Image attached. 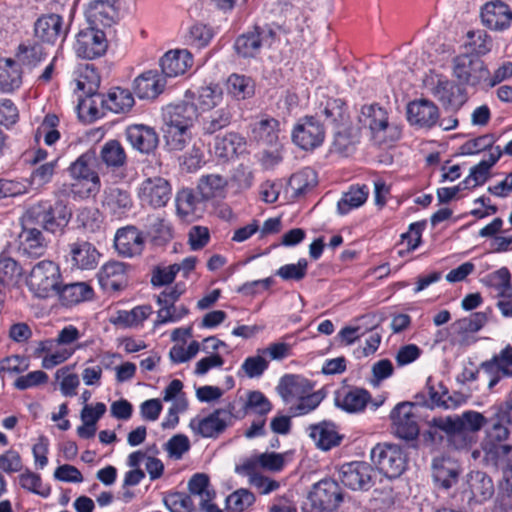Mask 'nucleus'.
Returning a JSON list of instances; mask_svg holds the SVG:
<instances>
[{
    "instance_id": "nucleus-12",
    "label": "nucleus",
    "mask_w": 512,
    "mask_h": 512,
    "mask_svg": "<svg viewBox=\"0 0 512 512\" xmlns=\"http://www.w3.org/2000/svg\"><path fill=\"white\" fill-rule=\"evenodd\" d=\"M108 48L105 32L99 27L89 26L76 35L74 50L78 57L93 60L103 56Z\"/></svg>"
},
{
    "instance_id": "nucleus-27",
    "label": "nucleus",
    "mask_w": 512,
    "mask_h": 512,
    "mask_svg": "<svg viewBox=\"0 0 512 512\" xmlns=\"http://www.w3.org/2000/svg\"><path fill=\"white\" fill-rule=\"evenodd\" d=\"M102 206L112 217L121 219L131 210L133 201L128 190L109 186L104 190Z\"/></svg>"
},
{
    "instance_id": "nucleus-14",
    "label": "nucleus",
    "mask_w": 512,
    "mask_h": 512,
    "mask_svg": "<svg viewBox=\"0 0 512 512\" xmlns=\"http://www.w3.org/2000/svg\"><path fill=\"white\" fill-rule=\"evenodd\" d=\"M68 28L64 26V19L57 13L40 15L33 24V35L42 44L55 45L57 41L63 42L67 36Z\"/></svg>"
},
{
    "instance_id": "nucleus-54",
    "label": "nucleus",
    "mask_w": 512,
    "mask_h": 512,
    "mask_svg": "<svg viewBox=\"0 0 512 512\" xmlns=\"http://www.w3.org/2000/svg\"><path fill=\"white\" fill-rule=\"evenodd\" d=\"M100 76L93 64H85L80 67L77 88L89 97H100L97 89L100 85Z\"/></svg>"
},
{
    "instance_id": "nucleus-11",
    "label": "nucleus",
    "mask_w": 512,
    "mask_h": 512,
    "mask_svg": "<svg viewBox=\"0 0 512 512\" xmlns=\"http://www.w3.org/2000/svg\"><path fill=\"white\" fill-rule=\"evenodd\" d=\"M234 406L228 404L225 408H218L206 417L193 419L190 422L191 429L203 438H217L233 422Z\"/></svg>"
},
{
    "instance_id": "nucleus-36",
    "label": "nucleus",
    "mask_w": 512,
    "mask_h": 512,
    "mask_svg": "<svg viewBox=\"0 0 512 512\" xmlns=\"http://www.w3.org/2000/svg\"><path fill=\"white\" fill-rule=\"evenodd\" d=\"M85 15L92 27H110L115 21L117 11L108 0H93L89 2Z\"/></svg>"
},
{
    "instance_id": "nucleus-50",
    "label": "nucleus",
    "mask_w": 512,
    "mask_h": 512,
    "mask_svg": "<svg viewBox=\"0 0 512 512\" xmlns=\"http://www.w3.org/2000/svg\"><path fill=\"white\" fill-rule=\"evenodd\" d=\"M153 310L150 305H139L130 311L120 310L113 321L116 325L126 328L137 327L141 325L151 314Z\"/></svg>"
},
{
    "instance_id": "nucleus-40",
    "label": "nucleus",
    "mask_w": 512,
    "mask_h": 512,
    "mask_svg": "<svg viewBox=\"0 0 512 512\" xmlns=\"http://www.w3.org/2000/svg\"><path fill=\"white\" fill-rule=\"evenodd\" d=\"M22 70L12 58L0 59V92L11 93L22 84Z\"/></svg>"
},
{
    "instance_id": "nucleus-19",
    "label": "nucleus",
    "mask_w": 512,
    "mask_h": 512,
    "mask_svg": "<svg viewBox=\"0 0 512 512\" xmlns=\"http://www.w3.org/2000/svg\"><path fill=\"white\" fill-rule=\"evenodd\" d=\"M206 200L198 197L191 188H182L176 193L177 216L185 222H193L203 216Z\"/></svg>"
},
{
    "instance_id": "nucleus-17",
    "label": "nucleus",
    "mask_w": 512,
    "mask_h": 512,
    "mask_svg": "<svg viewBox=\"0 0 512 512\" xmlns=\"http://www.w3.org/2000/svg\"><path fill=\"white\" fill-rule=\"evenodd\" d=\"M129 265L119 261L105 263L97 274L101 288L107 293H116L126 289L129 283Z\"/></svg>"
},
{
    "instance_id": "nucleus-28",
    "label": "nucleus",
    "mask_w": 512,
    "mask_h": 512,
    "mask_svg": "<svg viewBox=\"0 0 512 512\" xmlns=\"http://www.w3.org/2000/svg\"><path fill=\"white\" fill-rule=\"evenodd\" d=\"M43 45L35 38L22 40L15 50L14 60L20 67L33 70L47 57Z\"/></svg>"
},
{
    "instance_id": "nucleus-64",
    "label": "nucleus",
    "mask_w": 512,
    "mask_h": 512,
    "mask_svg": "<svg viewBox=\"0 0 512 512\" xmlns=\"http://www.w3.org/2000/svg\"><path fill=\"white\" fill-rule=\"evenodd\" d=\"M254 494L248 489H238L230 494L227 499L228 507L235 512H243L255 502Z\"/></svg>"
},
{
    "instance_id": "nucleus-3",
    "label": "nucleus",
    "mask_w": 512,
    "mask_h": 512,
    "mask_svg": "<svg viewBox=\"0 0 512 512\" xmlns=\"http://www.w3.org/2000/svg\"><path fill=\"white\" fill-rule=\"evenodd\" d=\"M96 161V154L89 150L81 154L69 166V172L74 179L71 185V192L80 198L95 196L101 188V181L93 166Z\"/></svg>"
},
{
    "instance_id": "nucleus-45",
    "label": "nucleus",
    "mask_w": 512,
    "mask_h": 512,
    "mask_svg": "<svg viewBox=\"0 0 512 512\" xmlns=\"http://www.w3.org/2000/svg\"><path fill=\"white\" fill-rule=\"evenodd\" d=\"M228 181L219 174L203 175L198 181L197 189L206 201L225 196Z\"/></svg>"
},
{
    "instance_id": "nucleus-49",
    "label": "nucleus",
    "mask_w": 512,
    "mask_h": 512,
    "mask_svg": "<svg viewBox=\"0 0 512 512\" xmlns=\"http://www.w3.org/2000/svg\"><path fill=\"white\" fill-rule=\"evenodd\" d=\"M369 188L366 185L351 186L337 202V211L340 215L348 214L352 209L362 206L368 197Z\"/></svg>"
},
{
    "instance_id": "nucleus-1",
    "label": "nucleus",
    "mask_w": 512,
    "mask_h": 512,
    "mask_svg": "<svg viewBox=\"0 0 512 512\" xmlns=\"http://www.w3.org/2000/svg\"><path fill=\"white\" fill-rule=\"evenodd\" d=\"M512 423V415L503 408H496L490 418H485L476 411H465L461 415L433 418L431 429L445 433L448 446L455 450H467L477 441L476 432L483 426H487L488 436L501 442L509 435V425Z\"/></svg>"
},
{
    "instance_id": "nucleus-63",
    "label": "nucleus",
    "mask_w": 512,
    "mask_h": 512,
    "mask_svg": "<svg viewBox=\"0 0 512 512\" xmlns=\"http://www.w3.org/2000/svg\"><path fill=\"white\" fill-rule=\"evenodd\" d=\"M163 502L170 512H192L193 510L191 496L183 492L170 493L164 497Z\"/></svg>"
},
{
    "instance_id": "nucleus-42",
    "label": "nucleus",
    "mask_w": 512,
    "mask_h": 512,
    "mask_svg": "<svg viewBox=\"0 0 512 512\" xmlns=\"http://www.w3.org/2000/svg\"><path fill=\"white\" fill-rule=\"evenodd\" d=\"M101 104L108 110L114 113H125L129 111L134 105V97L130 90L114 87L106 97L100 95Z\"/></svg>"
},
{
    "instance_id": "nucleus-25",
    "label": "nucleus",
    "mask_w": 512,
    "mask_h": 512,
    "mask_svg": "<svg viewBox=\"0 0 512 512\" xmlns=\"http://www.w3.org/2000/svg\"><path fill=\"white\" fill-rule=\"evenodd\" d=\"M125 136L133 149L143 154L153 152L159 143L156 130L144 124L129 125L125 130Z\"/></svg>"
},
{
    "instance_id": "nucleus-31",
    "label": "nucleus",
    "mask_w": 512,
    "mask_h": 512,
    "mask_svg": "<svg viewBox=\"0 0 512 512\" xmlns=\"http://www.w3.org/2000/svg\"><path fill=\"white\" fill-rule=\"evenodd\" d=\"M72 266L80 270H93L98 266L101 254L96 247L85 240L69 244Z\"/></svg>"
},
{
    "instance_id": "nucleus-39",
    "label": "nucleus",
    "mask_w": 512,
    "mask_h": 512,
    "mask_svg": "<svg viewBox=\"0 0 512 512\" xmlns=\"http://www.w3.org/2000/svg\"><path fill=\"white\" fill-rule=\"evenodd\" d=\"M280 122L273 117H265L255 122L251 129L252 138L259 144L275 146L279 140Z\"/></svg>"
},
{
    "instance_id": "nucleus-53",
    "label": "nucleus",
    "mask_w": 512,
    "mask_h": 512,
    "mask_svg": "<svg viewBox=\"0 0 512 512\" xmlns=\"http://www.w3.org/2000/svg\"><path fill=\"white\" fill-rule=\"evenodd\" d=\"M100 159L111 168H119L126 164V152L117 140H109L101 147Z\"/></svg>"
},
{
    "instance_id": "nucleus-4",
    "label": "nucleus",
    "mask_w": 512,
    "mask_h": 512,
    "mask_svg": "<svg viewBox=\"0 0 512 512\" xmlns=\"http://www.w3.org/2000/svg\"><path fill=\"white\" fill-rule=\"evenodd\" d=\"M305 379L296 375H284L277 386L278 393L285 402H289L292 398L298 397V402L289 407L292 417L306 415L315 410L323 401L325 395L322 391H316L306 396H301V388Z\"/></svg>"
},
{
    "instance_id": "nucleus-55",
    "label": "nucleus",
    "mask_w": 512,
    "mask_h": 512,
    "mask_svg": "<svg viewBox=\"0 0 512 512\" xmlns=\"http://www.w3.org/2000/svg\"><path fill=\"white\" fill-rule=\"evenodd\" d=\"M243 408L247 415L254 414L257 417H266L272 411L273 405L264 393L254 390L247 393Z\"/></svg>"
},
{
    "instance_id": "nucleus-6",
    "label": "nucleus",
    "mask_w": 512,
    "mask_h": 512,
    "mask_svg": "<svg viewBox=\"0 0 512 512\" xmlns=\"http://www.w3.org/2000/svg\"><path fill=\"white\" fill-rule=\"evenodd\" d=\"M453 76L462 86L486 91L488 67L485 62L472 54H461L453 59Z\"/></svg>"
},
{
    "instance_id": "nucleus-7",
    "label": "nucleus",
    "mask_w": 512,
    "mask_h": 512,
    "mask_svg": "<svg viewBox=\"0 0 512 512\" xmlns=\"http://www.w3.org/2000/svg\"><path fill=\"white\" fill-rule=\"evenodd\" d=\"M61 273L59 266L50 260L38 262L31 270L27 279L29 290L39 298H47L57 292L60 286Z\"/></svg>"
},
{
    "instance_id": "nucleus-24",
    "label": "nucleus",
    "mask_w": 512,
    "mask_h": 512,
    "mask_svg": "<svg viewBox=\"0 0 512 512\" xmlns=\"http://www.w3.org/2000/svg\"><path fill=\"white\" fill-rule=\"evenodd\" d=\"M433 94L446 109L454 111L459 110L468 100L466 89L459 82L447 79L437 81Z\"/></svg>"
},
{
    "instance_id": "nucleus-37",
    "label": "nucleus",
    "mask_w": 512,
    "mask_h": 512,
    "mask_svg": "<svg viewBox=\"0 0 512 512\" xmlns=\"http://www.w3.org/2000/svg\"><path fill=\"white\" fill-rule=\"evenodd\" d=\"M192 63V54L187 50H171L160 59L161 71L166 77L184 74Z\"/></svg>"
},
{
    "instance_id": "nucleus-2",
    "label": "nucleus",
    "mask_w": 512,
    "mask_h": 512,
    "mask_svg": "<svg viewBox=\"0 0 512 512\" xmlns=\"http://www.w3.org/2000/svg\"><path fill=\"white\" fill-rule=\"evenodd\" d=\"M71 212L61 200H41L31 205L23 216V223L56 233L67 226Z\"/></svg>"
},
{
    "instance_id": "nucleus-26",
    "label": "nucleus",
    "mask_w": 512,
    "mask_h": 512,
    "mask_svg": "<svg viewBox=\"0 0 512 512\" xmlns=\"http://www.w3.org/2000/svg\"><path fill=\"white\" fill-rule=\"evenodd\" d=\"M114 247L119 255L132 258L142 253L144 238L142 233L134 226H127L117 230L114 238Z\"/></svg>"
},
{
    "instance_id": "nucleus-59",
    "label": "nucleus",
    "mask_w": 512,
    "mask_h": 512,
    "mask_svg": "<svg viewBox=\"0 0 512 512\" xmlns=\"http://www.w3.org/2000/svg\"><path fill=\"white\" fill-rule=\"evenodd\" d=\"M467 37L469 39L468 45L473 53L472 55L480 57L488 54L492 50L493 41L486 31H469Z\"/></svg>"
},
{
    "instance_id": "nucleus-13",
    "label": "nucleus",
    "mask_w": 512,
    "mask_h": 512,
    "mask_svg": "<svg viewBox=\"0 0 512 512\" xmlns=\"http://www.w3.org/2000/svg\"><path fill=\"white\" fill-rule=\"evenodd\" d=\"M339 479L351 490H369L374 484L375 470L365 461L343 464L338 471Z\"/></svg>"
},
{
    "instance_id": "nucleus-5",
    "label": "nucleus",
    "mask_w": 512,
    "mask_h": 512,
    "mask_svg": "<svg viewBox=\"0 0 512 512\" xmlns=\"http://www.w3.org/2000/svg\"><path fill=\"white\" fill-rule=\"evenodd\" d=\"M377 470L389 479L400 477L407 468L408 457L402 447L390 443H378L370 453Z\"/></svg>"
},
{
    "instance_id": "nucleus-35",
    "label": "nucleus",
    "mask_w": 512,
    "mask_h": 512,
    "mask_svg": "<svg viewBox=\"0 0 512 512\" xmlns=\"http://www.w3.org/2000/svg\"><path fill=\"white\" fill-rule=\"evenodd\" d=\"M483 451L486 464L502 470L507 480L512 478V446L488 443Z\"/></svg>"
},
{
    "instance_id": "nucleus-8",
    "label": "nucleus",
    "mask_w": 512,
    "mask_h": 512,
    "mask_svg": "<svg viewBox=\"0 0 512 512\" xmlns=\"http://www.w3.org/2000/svg\"><path fill=\"white\" fill-rule=\"evenodd\" d=\"M325 134L321 120L315 115H307L298 119L291 138L293 143L302 150L312 151L323 144Z\"/></svg>"
},
{
    "instance_id": "nucleus-16",
    "label": "nucleus",
    "mask_w": 512,
    "mask_h": 512,
    "mask_svg": "<svg viewBox=\"0 0 512 512\" xmlns=\"http://www.w3.org/2000/svg\"><path fill=\"white\" fill-rule=\"evenodd\" d=\"M413 403H398L390 413L394 434L403 440H414L419 435L416 417L412 413Z\"/></svg>"
},
{
    "instance_id": "nucleus-51",
    "label": "nucleus",
    "mask_w": 512,
    "mask_h": 512,
    "mask_svg": "<svg viewBox=\"0 0 512 512\" xmlns=\"http://www.w3.org/2000/svg\"><path fill=\"white\" fill-rule=\"evenodd\" d=\"M468 484L473 496L479 501L487 500L494 494L493 481L491 477L483 471L472 472Z\"/></svg>"
},
{
    "instance_id": "nucleus-46",
    "label": "nucleus",
    "mask_w": 512,
    "mask_h": 512,
    "mask_svg": "<svg viewBox=\"0 0 512 512\" xmlns=\"http://www.w3.org/2000/svg\"><path fill=\"white\" fill-rule=\"evenodd\" d=\"M243 143V138L239 134L229 132L215 137L211 151L217 158L227 160L237 154Z\"/></svg>"
},
{
    "instance_id": "nucleus-20",
    "label": "nucleus",
    "mask_w": 512,
    "mask_h": 512,
    "mask_svg": "<svg viewBox=\"0 0 512 512\" xmlns=\"http://www.w3.org/2000/svg\"><path fill=\"white\" fill-rule=\"evenodd\" d=\"M480 16L482 24L488 29L504 31L511 25L512 9L503 1H490L481 8Z\"/></svg>"
},
{
    "instance_id": "nucleus-10",
    "label": "nucleus",
    "mask_w": 512,
    "mask_h": 512,
    "mask_svg": "<svg viewBox=\"0 0 512 512\" xmlns=\"http://www.w3.org/2000/svg\"><path fill=\"white\" fill-rule=\"evenodd\" d=\"M308 500L314 512H332L343 501V494L335 480L322 479L313 485Z\"/></svg>"
},
{
    "instance_id": "nucleus-62",
    "label": "nucleus",
    "mask_w": 512,
    "mask_h": 512,
    "mask_svg": "<svg viewBox=\"0 0 512 512\" xmlns=\"http://www.w3.org/2000/svg\"><path fill=\"white\" fill-rule=\"evenodd\" d=\"M425 228V222H414L408 227V231L401 235V244L406 243V250H399L398 254L403 256L405 253L414 251L421 243L422 232Z\"/></svg>"
},
{
    "instance_id": "nucleus-48",
    "label": "nucleus",
    "mask_w": 512,
    "mask_h": 512,
    "mask_svg": "<svg viewBox=\"0 0 512 512\" xmlns=\"http://www.w3.org/2000/svg\"><path fill=\"white\" fill-rule=\"evenodd\" d=\"M317 185V174L309 167L292 174L289 179L288 187L294 198L301 197Z\"/></svg>"
},
{
    "instance_id": "nucleus-18",
    "label": "nucleus",
    "mask_w": 512,
    "mask_h": 512,
    "mask_svg": "<svg viewBox=\"0 0 512 512\" xmlns=\"http://www.w3.org/2000/svg\"><path fill=\"white\" fill-rule=\"evenodd\" d=\"M138 197L142 204L164 207L171 198V185L161 177L148 178L140 185Z\"/></svg>"
},
{
    "instance_id": "nucleus-43",
    "label": "nucleus",
    "mask_w": 512,
    "mask_h": 512,
    "mask_svg": "<svg viewBox=\"0 0 512 512\" xmlns=\"http://www.w3.org/2000/svg\"><path fill=\"white\" fill-rule=\"evenodd\" d=\"M186 98L196 103L198 111H206L214 108L222 99V90L218 85H208L197 91H186Z\"/></svg>"
},
{
    "instance_id": "nucleus-30",
    "label": "nucleus",
    "mask_w": 512,
    "mask_h": 512,
    "mask_svg": "<svg viewBox=\"0 0 512 512\" xmlns=\"http://www.w3.org/2000/svg\"><path fill=\"white\" fill-rule=\"evenodd\" d=\"M307 431L317 447L324 451L340 445L343 439V436L339 434L338 426L329 420L311 424Z\"/></svg>"
},
{
    "instance_id": "nucleus-9",
    "label": "nucleus",
    "mask_w": 512,
    "mask_h": 512,
    "mask_svg": "<svg viewBox=\"0 0 512 512\" xmlns=\"http://www.w3.org/2000/svg\"><path fill=\"white\" fill-rule=\"evenodd\" d=\"M275 37L276 33L269 25H256L236 38L234 49L239 56L252 58L260 52L261 47H271Z\"/></svg>"
},
{
    "instance_id": "nucleus-44",
    "label": "nucleus",
    "mask_w": 512,
    "mask_h": 512,
    "mask_svg": "<svg viewBox=\"0 0 512 512\" xmlns=\"http://www.w3.org/2000/svg\"><path fill=\"white\" fill-rule=\"evenodd\" d=\"M63 305L72 306L83 301L92 299L93 289L85 282H76L59 286L56 292Z\"/></svg>"
},
{
    "instance_id": "nucleus-23",
    "label": "nucleus",
    "mask_w": 512,
    "mask_h": 512,
    "mask_svg": "<svg viewBox=\"0 0 512 512\" xmlns=\"http://www.w3.org/2000/svg\"><path fill=\"white\" fill-rule=\"evenodd\" d=\"M431 469L433 481L445 490L457 484L461 472L459 463L446 455L434 457Z\"/></svg>"
},
{
    "instance_id": "nucleus-47",
    "label": "nucleus",
    "mask_w": 512,
    "mask_h": 512,
    "mask_svg": "<svg viewBox=\"0 0 512 512\" xmlns=\"http://www.w3.org/2000/svg\"><path fill=\"white\" fill-rule=\"evenodd\" d=\"M209 477L204 473L194 474L188 482L190 496L199 497L200 510L204 511L206 507L213 504L215 492L209 489Z\"/></svg>"
},
{
    "instance_id": "nucleus-33",
    "label": "nucleus",
    "mask_w": 512,
    "mask_h": 512,
    "mask_svg": "<svg viewBox=\"0 0 512 512\" xmlns=\"http://www.w3.org/2000/svg\"><path fill=\"white\" fill-rule=\"evenodd\" d=\"M166 81L157 71L149 70L140 74L133 82L135 95L140 99H154L165 88Z\"/></svg>"
},
{
    "instance_id": "nucleus-60",
    "label": "nucleus",
    "mask_w": 512,
    "mask_h": 512,
    "mask_svg": "<svg viewBox=\"0 0 512 512\" xmlns=\"http://www.w3.org/2000/svg\"><path fill=\"white\" fill-rule=\"evenodd\" d=\"M19 484L23 489L43 498H47L51 492L50 487L42 483L40 475L29 470L19 475Z\"/></svg>"
},
{
    "instance_id": "nucleus-32",
    "label": "nucleus",
    "mask_w": 512,
    "mask_h": 512,
    "mask_svg": "<svg viewBox=\"0 0 512 512\" xmlns=\"http://www.w3.org/2000/svg\"><path fill=\"white\" fill-rule=\"evenodd\" d=\"M407 119L412 125L431 128L439 119L438 107L431 101L422 99L408 104Z\"/></svg>"
},
{
    "instance_id": "nucleus-29",
    "label": "nucleus",
    "mask_w": 512,
    "mask_h": 512,
    "mask_svg": "<svg viewBox=\"0 0 512 512\" xmlns=\"http://www.w3.org/2000/svg\"><path fill=\"white\" fill-rule=\"evenodd\" d=\"M19 252L27 257L37 258L44 255L47 244L38 227L26 225L22 222V231L19 234Z\"/></svg>"
},
{
    "instance_id": "nucleus-41",
    "label": "nucleus",
    "mask_w": 512,
    "mask_h": 512,
    "mask_svg": "<svg viewBox=\"0 0 512 512\" xmlns=\"http://www.w3.org/2000/svg\"><path fill=\"white\" fill-rule=\"evenodd\" d=\"M334 129L335 132L331 145V152L337 153L341 156L350 155L359 141L357 129H355L351 123L347 126H341Z\"/></svg>"
},
{
    "instance_id": "nucleus-34",
    "label": "nucleus",
    "mask_w": 512,
    "mask_h": 512,
    "mask_svg": "<svg viewBox=\"0 0 512 512\" xmlns=\"http://www.w3.org/2000/svg\"><path fill=\"white\" fill-rule=\"evenodd\" d=\"M199 111L196 103L191 99L184 100L180 103L169 105L166 109L167 124L179 127L191 128L194 121L198 118Z\"/></svg>"
},
{
    "instance_id": "nucleus-52",
    "label": "nucleus",
    "mask_w": 512,
    "mask_h": 512,
    "mask_svg": "<svg viewBox=\"0 0 512 512\" xmlns=\"http://www.w3.org/2000/svg\"><path fill=\"white\" fill-rule=\"evenodd\" d=\"M232 112L228 107L219 108L203 119L202 131L204 135H212L228 127L232 121Z\"/></svg>"
},
{
    "instance_id": "nucleus-21",
    "label": "nucleus",
    "mask_w": 512,
    "mask_h": 512,
    "mask_svg": "<svg viewBox=\"0 0 512 512\" xmlns=\"http://www.w3.org/2000/svg\"><path fill=\"white\" fill-rule=\"evenodd\" d=\"M359 121L368 127L373 139L378 143H386V132L389 129L387 112L376 104L364 105L361 108Z\"/></svg>"
},
{
    "instance_id": "nucleus-56",
    "label": "nucleus",
    "mask_w": 512,
    "mask_h": 512,
    "mask_svg": "<svg viewBox=\"0 0 512 512\" xmlns=\"http://www.w3.org/2000/svg\"><path fill=\"white\" fill-rule=\"evenodd\" d=\"M227 90L235 99L244 100L254 94V82L244 75L232 74L227 81Z\"/></svg>"
},
{
    "instance_id": "nucleus-38",
    "label": "nucleus",
    "mask_w": 512,
    "mask_h": 512,
    "mask_svg": "<svg viewBox=\"0 0 512 512\" xmlns=\"http://www.w3.org/2000/svg\"><path fill=\"white\" fill-rule=\"evenodd\" d=\"M371 399L370 393L363 388H353L349 391H338L335 395V405L348 412L363 411Z\"/></svg>"
},
{
    "instance_id": "nucleus-15",
    "label": "nucleus",
    "mask_w": 512,
    "mask_h": 512,
    "mask_svg": "<svg viewBox=\"0 0 512 512\" xmlns=\"http://www.w3.org/2000/svg\"><path fill=\"white\" fill-rule=\"evenodd\" d=\"M490 391L504 378L512 377V345H506L498 354L480 364Z\"/></svg>"
},
{
    "instance_id": "nucleus-57",
    "label": "nucleus",
    "mask_w": 512,
    "mask_h": 512,
    "mask_svg": "<svg viewBox=\"0 0 512 512\" xmlns=\"http://www.w3.org/2000/svg\"><path fill=\"white\" fill-rule=\"evenodd\" d=\"M166 145L170 151H182L191 140L189 128L167 124L165 133Z\"/></svg>"
},
{
    "instance_id": "nucleus-22",
    "label": "nucleus",
    "mask_w": 512,
    "mask_h": 512,
    "mask_svg": "<svg viewBox=\"0 0 512 512\" xmlns=\"http://www.w3.org/2000/svg\"><path fill=\"white\" fill-rule=\"evenodd\" d=\"M314 115L318 119L324 118L334 128L347 126L351 123L348 106L340 98L325 97L317 105Z\"/></svg>"
},
{
    "instance_id": "nucleus-61",
    "label": "nucleus",
    "mask_w": 512,
    "mask_h": 512,
    "mask_svg": "<svg viewBox=\"0 0 512 512\" xmlns=\"http://www.w3.org/2000/svg\"><path fill=\"white\" fill-rule=\"evenodd\" d=\"M179 273V268L171 264L168 266L157 265L151 271L150 283L153 287H163L172 284Z\"/></svg>"
},
{
    "instance_id": "nucleus-58",
    "label": "nucleus",
    "mask_w": 512,
    "mask_h": 512,
    "mask_svg": "<svg viewBox=\"0 0 512 512\" xmlns=\"http://www.w3.org/2000/svg\"><path fill=\"white\" fill-rule=\"evenodd\" d=\"M487 321L488 313L475 312L455 321L452 326L460 334L476 333L484 327Z\"/></svg>"
}]
</instances>
